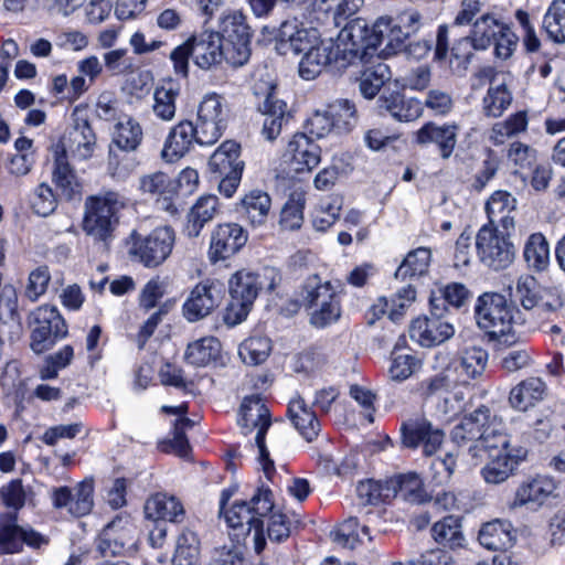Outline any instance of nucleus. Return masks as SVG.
<instances>
[{
	"label": "nucleus",
	"instance_id": "603ef678",
	"mask_svg": "<svg viewBox=\"0 0 565 565\" xmlns=\"http://www.w3.org/2000/svg\"><path fill=\"white\" fill-rule=\"evenodd\" d=\"M430 256V250L425 247L409 252L396 269L395 277L406 279L407 277L423 276L427 273Z\"/></svg>",
	"mask_w": 565,
	"mask_h": 565
},
{
	"label": "nucleus",
	"instance_id": "8fccbe9b",
	"mask_svg": "<svg viewBox=\"0 0 565 565\" xmlns=\"http://www.w3.org/2000/svg\"><path fill=\"white\" fill-rule=\"evenodd\" d=\"M200 554V541L198 535L184 529L178 535L175 551L172 557L173 565H196Z\"/></svg>",
	"mask_w": 565,
	"mask_h": 565
},
{
	"label": "nucleus",
	"instance_id": "4c0bfd02",
	"mask_svg": "<svg viewBox=\"0 0 565 565\" xmlns=\"http://www.w3.org/2000/svg\"><path fill=\"white\" fill-rule=\"evenodd\" d=\"M310 32L306 29H299L296 21H285L280 24L276 40L279 42L280 50L286 54L291 50L295 54L307 52L310 46Z\"/></svg>",
	"mask_w": 565,
	"mask_h": 565
},
{
	"label": "nucleus",
	"instance_id": "5fc2aeb1",
	"mask_svg": "<svg viewBox=\"0 0 565 565\" xmlns=\"http://www.w3.org/2000/svg\"><path fill=\"white\" fill-rule=\"evenodd\" d=\"M271 350L270 340L264 337L246 339L238 349L243 362L248 365H258L267 360Z\"/></svg>",
	"mask_w": 565,
	"mask_h": 565
},
{
	"label": "nucleus",
	"instance_id": "aec40b11",
	"mask_svg": "<svg viewBox=\"0 0 565 565\" xmlns=\"http://www.w3.org/2000/svg\"><path fill=\"white\" fill-rule=\"evenodd\" d=\"M409 337L425 348L439 345L450 339L455 329L451 323L437 317H419L409 326Z\"/></svg>",
	"mask_w": 565,
	"mask_h": 565
},
{
	"label": "nucleus",
	"instance_id": "4d7b16f0",
	"mask_svg": "<svg viewBox=\"0 0 565 565\" xmlns=\"http://www.w3.org/2000/svg\"><path fill=\"white\" fill-rule=\"evenodd\" d=\"M305 194L294 192L280 212V226L285 230L294 231L300 228L303 222Z\"/></svg>",
	"mask_w": 565,
	"mask_h": 565
},
{
	"label": "nucleus",
	"instance_id": "e433bc0d",
	"mask_svg": "<svg viewBox=\"0 0 565 565\" xmlns=\"http://www.w3.org/2000/svg\"><path fill=\"white\" fill-rule=\"evenodd\" d=\"M495 420L497 416L491 415L490 422L482 430V437L479 441L481 458L483 454H487L488 457L504 456L516 447L511 445V437L494 425Z\"/></svg>",
	"mask_w": 565,
	"mask_h": 565
},
{
	"label": "nucleus",
	"instance_id": "0eeeda50",
	"mask_svg": "<svg viewBox=\"0 0 565 565\" xmlns=\"http://www.w3.org/2000/svg\"><path fill=\"white\" fill-rule=\"evenodd\" d=\"M271 495L270 490L258 489L249 503L235 501L230 510L223 512L231 527L246 526L247 533L254 530L255 550L257 553H260L265 546L264 521L262 518L270 512L274 507Z\"/></svg>",
	"mask_w": 565,
	"mask_h": 565
},
{
	"label": "nucleus",
	"instance_id": "a19ab883",
	"mask_svg": "<svg viewBox=\"0 0 565 565\" xmlns=\"http://www.w3.org/2000/svg\"><path fill=\"white\" fill-rule=\"evenodd\" d=\"M391 76L390 66L383 62L366 67L359 78L360 93L367 99L374 98Z\"/></svg>",
	"mask_w": 565,
	"mask_h": 565
},
{
	"label": "nucleus",
	"instance_id": "2eb2a0df",
	"mask_svg": "<svg viewBox=\"0 0 565 565\" xmlns=\"http://www.w3.org/2000/svg\"><path fill=\"white\" fill-rule=\"evenodd\" d=\"M193 61L202 70H210L226 62L230 65V51L220 32L204 30L191 35Z\"/></svg>",
	"mask_w": 565,
	"mask_h": 565
},
{
	"label": "nucleus",
	"instance_id": "a878e982",
	"mask_svg": "<svg viewBox=\"0 0 565 565\" xmlns=\"http://www.w3.org/2000/svg\"><path fill=\"white\" fill-rule=\"evenodd\" d=\"M194 142L199 143L195 125L189 120L180 121L170 130L162 157L167 161H175L189 152Z\"/></svg>",
	"mask_w": 565,
	"mask_h": 565
},
{
	"label": "nucleus",
	"instance_id": "f03ea898",
	"mask_svg": "<svg viewBox=\"0 0 565 565\" xmlns=\"http://www.w3.org/2000/svg\"><path fill=\"white\" fill-rule=\"evenodd\" d=\"M281 282V275L275 267H264L259 273L242 269L228 281L231 302L224 320L230 326L241 323L249 313L260 290L274 291Z\"/></svg>",
	"mask_w": 565,
	"mask_h": 565
},
{
	"label": "nucleus",
	"instance_id": "bf43d9fd",
	"mask_svg": "<svg viewBox=\"0 0 565 565\" xmlns=\"http://www.w3.org/2000/svg\"><path fill=\"white\" fill-rule=\"evenodd\" d=\"M358 497L364 502L374 504L393 498L390 490L388 479L384 481L365 480L360 481L356 487Z\"/></svg>",
	"mask_w": 565,
	"mask_h": 565
},
{
	"label": "nucleus",
	"instance_id": "7c9ffc66",
	"mask_svg": "<svg viewBox=\"0 0 565 565\" xmlns=\"http://www.w3.org/2000/svg\"><path fill=\"white\" fill-rule=\"evenodd\" d=\"M478 540L490 551H503L513 546L515 531L508 520H493L482 525Z\"/></svg>",
	"mask_w": 565,
	"mask_h": 565
},
{
	"label": "nucleus",
	"instance_id": "412c9836",
	"mask_svg": "<svg viewBox=\"0 0 565 565\" xmlns=\"http://www.w3.org/2000/svg\"><path fill=\"white\" fill-rule=\"evenodd\" d=\"M286 108V103L277 98L275 88L268 86L264 100L258 104V110L265 116L262 134L267 140H275L289 121L290 115Z\"/></svg>",
	"mask_w": 565,
	"mask_h": 565
},
{
	"label": "nucleus",
	"instance_id": "ddd939ff",
	"mask_svg": "<svg viewBox=\"0 0 565 565\" xmlns=\"http://www.w3.org/2000/svg\"><path fill=\"white\" fill-rule=\"evenodd\" d=\"M491 419V411L488 406L481 405L469 415H466L461 422L456 425L450 434L451 440L458 449L465 455L476 460H481V446L479 441L482 437L484 426Z\"/></svg>",
	"mask_w": 565,
	"mask_h": 565
},
{
	"label": "nucleus",
	"instance_id": "9d476101",
	"mask_svg": "<svg viewBox=\"0 0 565 565\" xmlns=\"http://www.w3.org/2000/svg\"><path fill=\"white\" fill-rule=\"evenodd\" d=\"M476 248L480 262L493 270L508 268L514 260L515 248L509 238L497 226L484 224L476 236Z\"/></svg>",
	"mask_w": 565,
	"mask_h": 565
},
{
	"label": "nucleus",
	"instance_id": "c03bdc74",
	"mask_svg": "<svg viewBox=\"0 0 565 565\" xmlns=\"http://www.w3.org/2000/svg\"><path fill=\"white\" fill-rule=\"evenodd\" d=\"M512 93L508 87V79L489 86L482 100L483 113L488 117H500L512 103Z\"/></svg>",
	"mask_w": 565,
	"mask_h": 565
},
{
	"label": "nucleus",
	"instance_id": "774afa93",
	"mask_svg": "<svg viewBox=\"0 0 565 565\" xmlns=\"http://www.w3.org/2000/svg\"><path fill=\"white\" fill-rule=\"evenodd\" d=\"M419 361L412 354H396L392 358L388 370L390 377L393 381H405L418 367Z\"/></svg>",
	"mask_w": 565,
	"mask_h": 565
},
{
	"label": "nucleus",
	"instance_id": "cd10ccee",
	"mask_svg": "<svg viewBox=\"0 0 565 565\" xmlns=\"http://www.w3.org/2000/svg\"><path fill=\"white\" fill-rule=\"evenodd\" d=\"M516 209V200L508 191H495L486 203V212L489 223L492 226H501L509 232L514 228V216L511 215Z\"/></svg>",
	"mask_w": 565,
	"mask_h": 565
},
{
	"label": "nucleus",
	"instance_id": "ea45409f",
	"mask_svg": "<svg viewBox=\"0 0 565 565\" xmlns=\"http://www.w3.org/2000/svg\"><path fill=\"white\" fill-rule=\"evenodd\" d=\"M501 30H504V24L499 22L493 15L489 13L481 15L473 21L469 34L472 41V49L479 51L488 49Z\"/></svg>",
	"mask_w": 565,
	"mask_h": 565
},
{
	"label": "nucleus",
	"instance_id": "f704fd0d",
	"mask_svg": "<svg viewBox=\"0 0 565 565\" xmlns=\"http://www.w3.org/2000/svg\"><path fill=\"white\" fill-rule=\"evenodd\" d=\"M179 94V84L171 79L154 88L152 111L158 119L171 121L175 117Z\"/></svg>",
	"mask_w": 565,
	"mask_h": 565
},
{
	"label": "nucleus",
	"instance_id": "2f4dec72",
	"mask_svg": "<svg viewBox=\"0 0 565 565\" xmlns=\"http://www.w3.org/2000/svg\"><path fill=\"white\" fill-rule=\"evenodd\" d=\"M241 146L234 140H226L214 151L209 160L210 172L214 177L243 172L244 161L239 159Z\"/></svg>",
	"mask_w": 565,
	"mask_h": 565
},
{
	"label": "nucleus",
	"instance_id": "1a4fd4ad",
	"mask_svg": "<svg viewBox=\"0 0 565 565\" xmlns=\"http://www.w3.org/2000/svg\"><path fill=\"white\" fill-rule=\"evenodd\" d=\"M129 255L148 268L162 265L172 253L175 234L170 226L156 227L148 235L130 234Z\"/></svg>",
	"mask_w": 565,
	"mask_h": 565
},
{
	"label": "nucleus",
	"instance_id": "f3484780",
	"mask_svg": "<svg viewBox=\"0 0 565 565\" xmlns=\"http://www.w3.org/2000/svg\"><path fill=\"white\" fill-rule=\"evenodd\" d=\"M135 532L136 529L128 519L116 518L98 535L97 551L103 557L122 555L135 546Z\"/></svg>",
	"mask_w": 565,
	"mask_h": 565
},
{
	"label": "nucleus",
	"instance_id": "dca6fc26",
	"mask_svg": "<svg viewBox=\"0 0 565 565\" xmlns=\"http://www.w3.org/2000/svg\"><path fill=\"white\" fill-rule=\"evenodd\" d=\"M402 443L405 447L415 449L423 445L426 456L434 455L444 441L445 434L436 428L425 417H414L401 426Z\"/></svg>",
	"mask_w": 565,
	"mask_h": 565
},
{
	"label": "nucleus",
	"instance_id": "c85d7f7f",
	"mask_svg": "<svg viewBox=\"0 0 565 565\" xmlns=\"http://www.w3.org/2000/svg\"><path fill=\"white\" fill-rule=\"evenodd\" d=\"M145 515L153 521H169L180 523L184 519V508L173 495L156 493L151 495L143 507Z\"/></svg>",
	"mask_w": 565,
	"mask_h": 565
},
{
	"label": "nucleus",
	"instance_id": "6e6552de",
	"mask_svg": "<svg viewBox=\"0 0 565 565\" xmlns=\"http://www.w3.org/2000/svg\"><path fill=\"white\" fill-rule=\"evenodd\" d=\"M31 328V350L41 354L51 348L67 333V324L54 306H40L30 312L28 317Z\"/></svg>",
	"mask_w": 565,
	"mask_h": 565
},
{
	"label": "nucleus",
	"instance_id": "bb28decb",
	"mask_svg": "<svg viewBox=\"0 0 565 565\" xmlns=\"http://www.w3.org/2000/svg\"><path fill=\"white\" fill-rule=\"evenodd\" d=\"M526 456L527 449L518 446L504 456L489 457V462L481 470L484 481L492 484L505 481Z\"/></svg>",
	"mask_w": 565,
	"mask_h": 565
},
{
	"label": "nucleus",
	"instance_id": "4be33fe9",
	"mask_svg": "<svg viewBox=\"0 0 565 565\" xmlns=\"http://www.w3.org/2000/svg\"><path fill=\"white\" fill-rule=\"evenodd\" d=\"M548 387L540 376H529L514 385L508 397L509 405L525 413L545 399Z\"/></svg>",
	"mask_w": 565,
	"mask_h": 565
},
{
	"label": "nucleus",
	"instance_id": "69168bd1",
	"mask_svg": "<svg viewBox=\"0 0 565 565\" xmlns=\"http://www.w3.org/2000/svg\"><path fill=\"white\" fill-rule=\"evenodd\" d=\"M140 190L150 195L162 196L172 192L173 182L166 173L156 172L140 179Z\"/></svg>",
	"mask_w": 565,
	"mask_h": 565
},
{
	"label": "nucleus",
	"instance_id": "a211bd4d",
	"mask_svg": "<svg viewBox=\"0 0 565 565\" xmlns=\"http://www.w3.org/2000/svg\"><path fill=\"white\" fill-rule=\"evenodd\" d=\"M247 232L237 223L217 225L211 234L209 259L215 264L235 255L245 246Z\"/></svg>",
	"mask_w": 565,
	"mask_h": 565
},
{
	"label": "nucleus",
	"instance_id": "49530a36",
	"mask_svg": "<svg viewBox=\"0 0 565 565\" xmlns=\"http://www.w3.org/2000/svg\"><path fill=\"white\" fill-rule=\"evenodd\" d=\"M390 490L393 491V498L401 493L402 497L411 502H422L424 498L423 481L415 472L397 475L388 479Z\"/></svg>",
	"mask_w": 565,
	"mask_h": 565
},
{
	"label": "nucleus",
	"instance_id": "0e129e2a",
	"mask_svg": "<svg viewBox=\"0 0 565 565\" xmlns=\"http://www.w3.org/2000/svg\"><path fill=\"white\" fill-rule=\"evenodd\" d=\"M533 364L531 351L523 345L510 349L501 359V366L510 373L530 367Z\"/></svg>",
	"mask_w": 565,
	"mask_h": 565
},
{
	"label": "nucleus",
	"instance_id": "e2e57ef3",
	"mask_svg": "<svg viewBox=\"0 0 565 565\" xmlns=\"http://www.w3.org/2000/svg\"><path fill=\"white\" fill-rule=\"evenodd\" d=\"M512 296L521 302L524 309L534 308L540 300L539 284L533 276H521L515 286Z\"/></svg>",
	"mask_w": 565,
	"mask_h": 565
},
{
	"label": "nucleus",
	"instance_id": "052dcab7",
	"mask_svg": "<svg viewBox=\"0 0 565 565\" xmlns=\"http://www.w3.org/2000/svg\"><path fill=\"white\" fill-rule=\"evenodd\" d=\"M488 352L481 348L466 349L460 358V369L470 379L480 376L487 366Z\"/></svg>",
	"mask_w": 565,
	"mask_h": 565
},
{
	"label": "nucleus",
	"instance_id": "7ed1b4c3",
	"mask_svg": "<svg viewBox=\"0 0 565 565\" xmlns=\"http://www.w3.org/2000/svg\"><path fill=\"white\" fill-rule=\"evenodd\" d=\"M127 206L124 194L103 190L89 195L84 202V216L82 227L84 233L95 243H100L105 248L114 238V232L119 225L120 213Z\"/></svg>",
	"mask_w": 565,
	"mask_h": 565
},
{
	"label": "nucleus",
	"instance_id": "c756f323",
	"mask_svg": "<svg viewBox=\"0 0 565 565\" xmlns=\"http://www.w3.org/2000/svg\"><path fill=\"white\" fill-rule=\"evenodd\" d=\"M53 181L62 194L72 200L81 194L82 186L66 159V145L60 142L54 147Z\"/></svg>",
	"mask_w": 565,
	"mask_h": 565
},
{
	"label": "nucleus",
	"instance_id": "473e14b6",
	"mask_svg": "<svg viewBox=\"0 0 565 565\" xmlns=\"http://www.w3.org/2000/svg\"><path fill=\"white\" fill-rule=\"evenodd\" d=\"M288 416L295 428L307 441L310 443L317 438L320 431V423L303 398L297 397L290 401Z\"/></svg>",
	"mask_w": 565,
	"mask_h": 565
},
{
	"label": "nucleus",
	"instance_id": "f8f14e48",
	"mask_svg": "<svg viewBox=\"0 0 565 565\" xmlns=\"http://www.w3.org/2000/svg\"><path fill=\"white\" fill-rule=\"evenodd\" d=\"M218 28L217 32L230 50V65L243 66L250 56L252 33L246 18L241 12H230L222 17Z\"/></svg>",
	"mask_w": 565,
	"mask_h": 565
},
{
	"label": "nucleus",
	"instance_id": "f257e3e1",
	"mask_svg": "<svg viewBox=\"0 0 565 565\" xmlns=\"http://www.w3.org/2000/svg\"><path fill=\"white\" fill-rule=\"evenodd\" d=\"M391 18H379L370 28L362 19H354L340 31V40L344 43L345 58L366 62L377 46L386 41L385 49L397 50L408 38L402 24H393Z\"/></svg>",
	"mask_w": 565,
	"mask_h": 565
},
{
	"label": "nucleus",
	"instance_id": "a18cd8bd",
	"mask_svg": "<svg viewBox=\"0 0 565 565\" xmlns=\"http://www.w3.org/2000/svg\"><path fill=\"white\" fill-rule=\"evenodd\" d=\"M142 140V129L137 120L127 117L115 126L113 143L120 150L135 151Z\"/></svg>",
	"mask_w": 565,
	"mask_h": 565
},
{
	"label": "nucleus",
	"instance_id": "9b49d317",
	"mask_svg": "<svg viewBox=\"0 0 565 565\" xmlns=\"http://www.w3.org/2000/svg\"><path fill=\"white\" fill-rule=\"evenodd\" d=\"M228 121V109L224 98L215 93L203 97L196 111L199 145L212 146L224 134Z\"/></svg>",
	"mask_w": 565,
	"mask_h": 565
},
{
	"label": "nucleus",
	"instance_id": "b1692460",
	"mask_svg": "<svg viewBox=\"0 0 565 565\" xmlns=\"http://www.w3.org/2000/svg\"><path fill=\"white\" fill-rule=\"evenodd\" d=\"M320 147L306 134H296L288 142L285 157L295 172L311 171L320 162Z\"/></svg>",
	"mask_w": 565,
	"mask_h": 565
},
{
	"label": "nucleus",
	"instance_id": "09e8293b",
	"mask_svg": "<svg viewBox=\"0 0 565 565\" xmlns=\"http://www.w3.org/2000/svg\"><path fill=\"white\" fill-rule=\"evenodd\" d=\"M524 259L535 271H543L550 263V248L546 238L541 233L530 235L524 246Z\"/></svg>",
	"mask_w": 565,
	"mask_h": 565
},
{
	"label": "nucleus",
	"instance_id": "338daca9",
	"mask_svg": "<svg viewBox=\"0 0 565 565\" xmlns=\"http://www.w3.org/2000/svg\"><path fill=\"white\" fill-rule=\"evenodd\" d=\"M416 299V290L411 285L402 287L397 290L396 295L391 299V309L388 312V318L393 322L399 321L405 310L411 306L413 301Z\"/></svg>",
	"mask_w": 565,
	"mask_h": 565
},
{
	"label": "nucleus",
	"instance_id": "6e6d98bb",
	"mask_svg": "<svg viewBox=\"0 0 565 565\" xmlns=\"http://www.w3.org/2000/svg\"><path fill=\"white\" fill-rule=\"evenodd\" d=\"M565 0H554L544 15L543 28L547 36L556 42H565L564 23Z\"/></svg>",
	"mask_w": 565,
	"mask_h": 565
},
{
	"label": "nucleus",
	"instance_id": "39448f33",
	"mask_svg": "<svg viewBox=\"0 0 565 565\" xmlns=\"http://www.w3.org/2000/svg\"><path fill=\"white\" fill-rule=\"evenodd\" d=\"M301 303L309 311V322L316 328H326L341 316L340 298L330 281L318 275L308 277L302 286Z\"/></svg>",
	"mask_w": 565,
	"mask_h": 565
},
{
	"label": "nucleus",
	"instance_id": "680f3d73",
	"mask_svg": "<svg viewBox=\"0 0 565 565\" xmlns=\"http://www.w3.org/2000/svg\"><path fill=\"white\" fill-rule=\"evenodd\" d=\"M93 481L84 480L77 484L75 492H72L70 514L74 516H84L93 509Z\"/></svg>",
	"mask_w": 565,
	"mask_h": 565
},
{
	"label": "nucleus",
	"instance_id": "864d4df0",
	"mask_svg": "<svg viewBox=\"0 0 565 565\" xmlns=\"http://www.w3.org/2000/svg\"><path fill=\"white\" fill-rule=\"evenodd\" d=\"M328 114L339 132L350 131L358 121L356 107L349 99H337L327 106Z\"/></svg>",
	"mask_w": 565,
	"mask_h": 565
},
{
	"label": "nucleus",
	"instance_id": "79ce46f5",
	"mask_svg": "<svg viewBox=\"0 0 565 565\" xmlns=\"http://www.w3.org/2000/svg\"><path fill=\"white\" fill-rule=\"evenodd\" d=\"M221 352V343L214 337H206L190 343L185 351V360L194 366H206L216 361Z\"/></svg>",
	"mask_w": 565,
	"mask_h": 565
},
{
	"label": "nucleus",
	"instance_id": "c9c22d12",
	"mask_svg": "<svg viewBox=\"0 0 565 565\" xmlns=\"http://www.w3.org/2000/svg\"><path fill=\"white\" fill-rule=\"evenodd\" d=\"M382 109L398 121H413L417 119L423 111L422 104L415 98H407L402 94L394 93L380 99Z\"/></svg>",
	"mask_w": 565,
	"mask_h": 565
},
{
	"label": "nucleus",
	"instance_id": "6ab92c4d",
	"mask_svg": "<svg viewBox=\"0 0 565 565\" xmlns=\"http://www.w3.org/2000/svg\"><path fill=\"white\" fill-rule=\"evenodd\" d=\"M39 547L44 543L43 536L32 529L17 524L15 513L0 515V554L19 552L22 544Z\"/></svg>",
	"mask_w": 565,
	"mask_h": 565
},
{
	"label": "nucleus",
	"instance_id": "de8ad7c7",
	"mask_svg": "<svg viewBox=\"0 0 565 565\" xmlns=\"http://www.w3.org/2000/svg\"><path fill=\"white\" fill-rule=\"evenodd\" d=\"M431 532L435 541L445 547L455 550L463 545L465 536L461 532L460 522L452 515L446 516L441 521L436 522Z\"/></svg>",
	"mask_w": 565,
	"mask_h": 565
},
{
	"label": "nucleus",
	"instance_id": "393cba45",
	"mask_svg": "<svg viewBox=\"0 0 565 565\" xmlns=\"http://www.w3.org/2000/svg\"><path fill=\"white\" fill-rule=\"evenodd\" d=\"M459 127L456 124L437 125L433 121L425 124L416 132V142L420 146L434 143L437 146L440 157L448 159L451 157L457 145Z\"/></svg>",
	"mask_w": 565,
	"mask_h": 565
},
{
	"label": "nucleus",
	"instance_id": "72a5a7b5",
	"mask_svg": "<svg viewBox=\"0 0 565 565\" xmlns=\"http://www.w3.org/2000/svg\"><path fill=\"white\" fill-rule=\"evenodd\" d=\"M218 211L216 195H203L191 207L186 216L184 232L189 237H198L204 225L211 222Z\"/></svg>",
	"mask_w": 565,
	"mask_h": 565
},
{
	"label": "nucleus",
	"instance_id": "13d9d810",
	"mask_svg": "<svg viewBox=\"0 0 565 565\" xmlns=\"http://www.w3.org/2000/svg\"><path fill=\"white\" fill-rule=\"evenodd\" d=\"M32 211L42 217L51 215L57 207V198L53 189L45 182L40 183L30 199Z\"/></svg>",
	"mask_w": 565,
	"mask_h": 565
},
{
	"label": "nucleus",
	"instance_id": "58836bf2",
	"mask_svg": "<svg viewBox=\"0 0 565 565\" xmlns=\"http://www.w3.org/2000/svg\"><path fill=\"white\" fill-rule=\"evenodd\" d=\"M556 490L555 481L546 476H539L523 483L516 491V500L520 504H542Z\"/></svg>",
	"mask_w": 565,
	"mask_h": 565
},
{
	"label": "nucleus",
	"instance_id": "4468645a",
	"mask_svg": "<svg viewBox=\"0 0 565 565\" xmlns=\"http://www.w3.org/2000/svg\"><path fill=\"white\" fill-rule=\"evenodd\" d=\"M343 50L344 43L341 42L340 35L337 42L329 39L310 46L299 64L300 76L307 81L313 79L332 62L341 61L340 66L352 64L355 60L345 58Z\"/></svg>",
	"mask_w": 565,
	"mask_h": 565
},
{
	"label": "nucleus",
	"instance_id": "423d86ee",
	"mask_svg": "<svg viewBox=\"0 0 565 565\" xmlns=\"http://www.w3.org/2000/svg\"><path fill=\"white\" fill-rule=\"evenodd\" d=\"M237 423L245 436L256 430L254 439L258 448V460L265 475L269 478L270 473L275 471V467L269 457L265 437L271 427V418L269 409L259 395L246 396L243 399Z\"/></svg>",
	"mask_w": 565,
	"mask_h": 565
},
{
	"label": "nucleus",
	"instance_id": "3c124183",
	"mask_svg": "<svg viewBox=\"0 0 565 565\" xmlns=\"http://www.w3.org/2000/svg\"><path fill=\"white\" fill-rule=\"evenodd\" d=\"M96 137L87 121L77 124L68 136V148L74 156L87 159L93 153Z\"/></svg>",
	"mask_w": 565,
	"mask_h": 565
},
{
	"label": "nucleus",
	"instance_id": "37998d69",
	"mask_svg": "<svg viewBox=\"0 0 565 565\" xmlns=\"http://www.w3.org/2000/svg\"><path fill=\"white\" fill-rule=\"evenodd\" d=\"M270 206V196L260 190H252L242 199V210L253 225L266 222Z\"/></svg>",
	"mask_w": 565,
	"mask_h": 565
},
{
	"label": "nucleus",
	"instance_id": "20e7f679",
	"mask_svg": "<svg viewBox=\"0 0 565 565\" xmlns=\"http://www.w3.org/2000/svg\"><path fill=\"white\" fill-rule=\"evenodd\" d=\"M518 309L499 292H483L475 305L477 326L490 341L512 345L516 343L514 333Z\"/></svg>",
	"mask_w": 565,
	"mask_h": 565
},
{
	"label": "nucleus",
	"instance_id": "5701e85b",
	"mask_svg": "<svg viewBox=\"0 0 565 565\" xmlns=\"http://www.w3.org/2000/svg\"><path fill=\"white\" fill-rule=\"evenodd\" d=\"M221 300V289L213 284H198L184 302L183 311L189 321H198L210 315Z\"/></svg>",
	"mask_w": 565,
	"mask_h": 565
}]
</instances>
